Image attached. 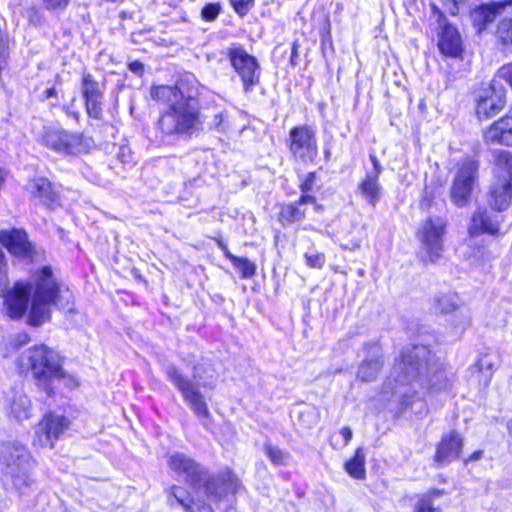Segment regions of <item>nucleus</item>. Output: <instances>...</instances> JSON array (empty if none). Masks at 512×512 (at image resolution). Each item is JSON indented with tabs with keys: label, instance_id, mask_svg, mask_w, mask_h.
I'll list each match as a JSON object with an SVG mask.
<instances>
[{
	"label": "nucleus",
	"instance_id": "1",
	"mask_svg": "<svg viewBox=\"0 0 512 512\" xmlns=\"http://www.w3.org/2000/svg\"><path fill=\"white\" fill-rule=\"evenodd\" d=\"M167 464L173 473L184 477L187 485H170L166 489L167 502L180 506L184 512H215L213 505L235 501L244 490L241 479L229 466L211 473L194 458L179 452L169 455Z\"/></svg>",
	"mask_w": 512,
	"mask_h": 512
},
{
	"label": "nucleus",
	"instance_id": "2",
	"mask_svg": "<svg viewBox=\"0 0 512 512\" xmlns=\"http://www.w3.org/2000/svg\"><path fill=\"white\" fill-rule=\"evenodd\" d=\"M4 314L13 321L25 317L33 328L41 327L52 319L53 308L72 311L75 299L70 288L64 285L50 265L32 271L30 279L16 280L2 295Z\"/></svg>",
	"mask_w": 512,
	"mask_h": 512
},
{
	"label": "nucleus",
	"instance_id": "3",
	"mask_svg": "<svg viewBox=\"0 0 512 512\" xmlns=\"http://www.w3.org/2000/svg\"><path fill=\"white\" fill-rule=\"evenodd\" d=\"M150 96L166 105L156 122L165 136H191L200 128V83L192 73L180 74L174 84L152 85Z\"/></svg>",
	"mask_w": 512,
	"mask_h": 512
},
{
	"label": "nucleus",
	"instance_id": "4",
	"mask_svg": "<svg viewBox=\"0 0 512 512\" xmlns=\"http://www.w3.org/2000/svg\"><path fill=\"white\" fill-rule=\"evenodd\" d=\"M17 375L27 378L29 375L36 386L47 397L56 396L55 383L64 382L66 386L76 384L73 377L64 369L62 357L45 343H36L18 355L14 361Z\"/></svg>",
	"mask_w": 512,
	"mask_h": 512
},
{
	"label": "nucleus",
	"instance_id": "5",
	"mask_svg": "<svg viewBox=\"0 0 512 512\" xmlns=\"http://www.w3.org/2000/svg\"><path fill=\"white\" fill-rule=\"evenodd\" d=\"M285 146L290 159L304 166L315 165L319 159L317 129L313 125L298 124L292 126L285 138Z\"/></svg>",
	"mask_w": 512,
	"mask_h": 512
},
{
	"label": "nucleus",
	"instance_id": "6",
	"mask_svg": "<svg viewBox=\"0 0 512 512\" xmlns=\"http://www.w3.org/2000/svg\"><path fill=\"white\" fill-rule=\"evenodd\" d=\"M41 144L64 156L88 154L95 147L92 136L84 132H71L61 127L45 129L41 136Z\"/></svg>",
	"mask_w": 512,
	"mask_h": 512
},
{
	"label": "nucleus",
	"instance_id": "7",
	"mask_svg": "<svg viewBox=\"0 0 512 512\" xmlns=\"http://www.w3.org/2000/svg\"><path fill=\"white\" fill-rule=\"evenodd\" d=\"M447 228L448 220L441 216H428L419 225L416 237L425 253L421 257L423 263H435L441 259Z\"/></svg>",
	"mask_w": 512,
	"mask_h": 512
},
{
	"label": "nucleus",
	"instance_id": "8",
	"mask_svg": "<svg viewBox=\"0 0 512 512\" xmlns=\"http://www.w3.org/2000/svg\"><path fill=\"white\" fill-rule=\"evenodd\" d=\"M480 161L466 156L456 164V174L450 188L452 203L459 208L466 207L470 202L474 187L479 179Z\"/></svg>",
	"mask_w": 512,
	"mask_h": 512
},
{
	"label": "nucleus",
	"instance_id": "9",
	"mask_svg": "<svg viewBox=\"0 0 512 512\" xmlns=\"http://www.w3.org/2000/svg\"><path fill=\"white\" fill-rule=\"evenodd\" d=\"M230 66L239 77L245 94L251 93L261 83V66L257 58L249 54L243 45L232 44L225 52Z\"/></svg>",
	"mask_w": 512,
	"mask_h": 512
},
{
	"label": "nucleus",
	"instance_id": "10",
	"mask_svg": "<svg viewBox=\"0 0 512 512\" xmlns=\"http://www.w3.org/2000/svg\"><path fill=\"white\" fill-rule=\"evenodd\" d=\"M431 11L437 16V22L440 24L437 39V47L440 53L447 58H462L464 44L458 28L448 22L444 11L437 5L432 4Z\"/></svg>",
	"mask_w": 512,
	"mask_h": 512
},
{
	"label": "nucleus",
	"instance_id": "11",
	"mask_svg": "<svg viewBox=\"0 0 512 512\" xmlns=\"http://www.w3.org/2000/svg\"><path fill=\"white\" fill-rule=\"evenodd\" d=\"M166 375L197 416L201 418L210 417V411L203 395L188 377L174 366L166 370Z\"/></svg>",
	"mask_w": 512,
	"mask_h": 512
},
{
	"label": "nucleus",
	"instance_id": "12",
	"mask_svg": "<svg viewBox=\"0 0 512 512\" xmlns=\"http://www.w3.org/2000/svg\"><path fill=\"white\" fill-rule=\"evenodd\" d=\"M434 353L429 346L423 344H412L400 350L394 360V367L404 376L412 375L417 378L424 366H427Z\"/></svg>",
	"mask_w": 512,
	"mask_h": 512
},
{
	"label": "nucleus",
	"instance_id": "13",
	"mask_svg": "<svg viewBox=\"0 0 512 512\" xmlns=\"http://www.w3.org/2000/svg\"><path fill=\"white\" fill-rule=\"evenodd\" d=\"M80 88L87 118L98 122L103 121L105 101L101 84L90 72H83Z\"/></svg>",
	"mask_w": 512,
	"mask_h": 512
},
{
	"label": "nucleus",
	"instance_id": "14",
	"mask_svg": "<svg viewBox=\"0 0 512 512\" xmlns=\"http://www.w3.org/2000/svg\"><path fill=\"white\" fill-rule=\"evenodd\" d=\"M465 445L463 434L451 429L443 433L435 443V450L432 456L433 464L436 467H444L462 458Z\"/></svg>",
	"mask_w": 512,
	"mask_h": 512
},
{
	"label": "nucleus",
	"instance_id": "15",
	"mask_svg": "<svg viewBox=\"0 0 512 512\" xmlns=\"http://www.w3.org/2000/svg\"><path fill=\"white\" fill-rule=\"evenodd\" d=\"M506 91L493 85L482 88L474 98V114L479 121L490 120L506 107Z\"/></svg>",
	"mask_w": 512,
	"mask_h": 512
},
{
	"label": "nucleus",
	"instance_id": "16",
	"mask_svg": "<svg viewBox=\"0 0 512 512\" xmlns=\"http://www.w3.org/2000/svg\"><path fill=\"white\" fill-rule=\"evenodd\" d=\"M0 244L14 258L32 261L36 255L34 244L23 228L0 230Z\"/></svg>",
	"mask_w": 512,
	"mask_h": 512
},
{
	"label": "nucleus",
	"instance_id": "17",
	"mask_svg": "<svg viewBox=\"0 0 512 512\" xmlns=\"http://www.w3.org/2000/svg\"><path fill=\"white\" fill-rule=\"evenodd\" d=\"M70 420L64 415L46 412L39 421L36 429V438L39 446L53 448L56 441L70 427Z\"/></svg>",
	"mask_w": 512,
	"mask_h": 512
},
{
	"label": "nucleus",
	"instance_id": "18",
	"mask_svg": "<svg viewBox=\"0 0 512 512\" xmlns=\"http://www.w3.org/2000/svg\"><path fill=\"white\" fill-rule=\"evenodd\" d=\"M503 218L493 216L486 207L476 208L470 216L467 226V235L470 238L487 235L499 237L502 232Z\"/></svg>",
	"mask_w": 512,
	"mask_h": 512
},
{
	"label": "nucleus",
	"instance_id": "19",
	"mask_svg": "<svg viewBox=\"0 0 512 512\" xmlns=\"http://www.w3.org/2000/svg\"><path fill=\"white\" fill-rule=\"evenodd\" d=\"M25 464H36L28 447L16 440L0 441V470L4 471Z\"/></svg>",
	"mask_w": 512,
	"mask_h": 512
},
{
	"label": "nucleus",
	"instance_id": "20",
	"mask_svg": "<svg viewBox=\"0 0 512 512\" xmlns=\"http://www.w3.org/2000/svg\"><path fill=\"white\" fill-rule=\"evenodd\" d=\"M28 192L33 201L50 210L61 205V196L56 185L46 176L31 178L28 183Z\"/></svg>",
	"mask_w": 512,
	"mask_h": 512
},
{
	"label": "nucleus",
	"instance_id": "21",
	"mask_svg": "<svg viewBox=\"0 0 512 512\" xmlns=\"http://www.w3.org/2000/svg\"><path fill=\"white\" fill-rule=\"evenodd\" d=\"M508 6L512 7V0L490 1L470 9L469 18L476 32L480 34L485 31Z\"/></svg>",
	"mask_w": 512,
	"mask_h": 512
},
{
	"label": "nucleus",
	"instance_id": "22",
	"mask_svg": "<svg viewBox=\"0 0 512 512\" xmlns=\"http://www.w3.org/2000/svg\"><path fill=\"white\" fill-rule=\"evenodd\" d=\"M486 145L512 147V113L508 112L491 122L482 130Z\"/></svg>",
	"mask_w": 512,
	"mask_h": 512
},
{
	"label": "nucleus",
	"instance_id": "23",
	"mask_svg": "<svg viewBox=\"0 0 512 512\" xmlns=\"http://www.w3.org/2000/svg\"><path fill=\"white\" fill-rule=\"evenodd\" d=\"M487 204L495 212H504L512 205V178L494 176L488 191Z\"/></svg>",
	"mask_w": 512,
	"mask_h": 512
},
{
	"label": "nucleus",
	"instance_id": "24",
	"mask_svg": "<svg viewBox=\"0 0 512 512\" xmlns=\"http://www.w3.org/2000/svg\"><path fill=\"white\" fill-rule=\"evenodd\" d=\"M36 464H25L1 474L2 485L6 490H12L22 495L35 483L33 468Z\"/></svg>",
	"mask_w": 512,
	"mask_h": 512
},
{
	"label": "nucleus",
	"instance_id": "25",
	"mask_svg": "<svg viewBox=\"0 0 512 512\" xmlns=\"http://www.w3.org/2000/svg\"><path fill=\"white\" fill-rule=\"evenodd\" d=\"M309 202L305 198L298 196L297 199L291 202H279L276 204L277 212L275 219L277 223L283 227H289L295 223H301L306 220L307 208Z\"/></svg>",
	"mask_w": 512,
	"mask_h": 512
},
{
	"label": "nucleus",
	"instance_id": "26",
	"mask_svg": "<svg viewBox=\"0 0 512 512\" xmlns=\"http://www.w3.org/2000/svg\"><path fill=\"white\" fill-rule=\"evenodd\" d=\"M214 242L223 252L224 257L231 262L233 267L238 271L241 279H251L256 275L257 266L254 262L246 257H239L230 252L227 244L220 238H213Z\"/></svg>",
	"mask_w": 512,
	"mask_h": 512
},
{
	"label": "nucleus",
	"instance_id": "27",
	"mask_svg": "<svg viewBox=\"0 0 512 512\" xmlns=\"http://www.w3.org/2000/svg\"><path fill=\"white\" fill-rule=\"evenodd\" d=\"M298 178V189L300 191L299 197L305 198V200L309 202V205L312 206L314 212L319 214L323 213L325 211V206L318 201L315 195L311 194L312 190L316 186L317 171H309L303 175L298 176Z\"/></svg>",
	"mask_w": 512,
	"mask_h": 512
},
{
	"label": "nucleus",
	"instance_id": "28",
	"mask_svg": "<svg viewBox=\"0 0 512 512\" xmlns=\"http://www.w3.org/2000/svg\"><path fill=\"white\" fill-rule=\"evenodd\" d=\"M345 472L355 480H365L366 478V458L364 449L357 447L353 455L344 462Z\"/></svg>",
	"mask_w": 512,
	"mask_h": 512
},
{
	"label": "nucleus",
	"instance_id": "29",
	"mask_svg": "<svg viewBox=\"0 0 512 512\" xmlns=\"http://www.w3.org/2000/svg\"><path fill=\"white\" fill-rule=\"evenodd\" d=\"M357 191L369 205L375 206L381 198L382 187L378 178L365 175L358 182Z\"/></svg>",
	"mask_w": 512,
	"mask_h": 512
},
{
	"label": "nucleus",
	"instance_id": "30",
	"mask_svg": "<svg viewBox=\"0 0 512 512\" xmlns=\"http://www.w3.org/2000/svg\"><path fill=\"white\" fill-rule=\"evenodd\" d=\"M446 494L445 489L431 487L420 494L413 507L412 512H443L440 507L434 505V499Z\"/></svg>",
	"mask_w": 512,
	"mask_h": 512
},
{
	"label": "nucleus",
	"instance_id": "31",
	"mask_svg": "<svg viewBox=\"0 0 512 512\" xmlns=\"http://www.w3.org/2000/svg\"><path fill=\"white\" fill-rule=\"evenodd\" d=\"M494 38L502 50L512 48V17H504L497 23Z\"/></svg>",
	"mask_w": 512,
	"mask_h": 512
},
{
	"label": "nucleus",
	"instance_id": "32",
	"mask_svg": "<svg viewBox=\"0 0 512 512\" xmlns=\"http://www.w3.org/2000/svg\"><path fill=\"white\" fill-rule=\"evenodd\" d=\"M494 165L506 175L496 174L503 178H512V152L509 150L499 149L494 153Z\"/></svg>",
	"mask_w": 512,
	"mask_h": 512
},
{
	"label": "nucleus",
	"instance_id": "33",
	"mask_svg": "<svg viewBox=\"0 0 512 512\" xmlns=\"http://www.w3.org/2000/svg\"><path fill=\"white\" fill-rule=\"evenodd\" d=\"M10 414L17 420L30 417V400L27 396L21 395L18 399H12L9 404Z\"/></svg>",
	"mask_w": 512,
	"mask_h": 512
},
{
	"label": "nucleus",
	"instance_id": "34",
	"mask_svg": "<svg viewBox=\"0 0 512 512\" xmlns=\"http://www.w3.org/2000/svg\"><path fill=\"white\" fill-rule=\"evenodd\" d=\"M264 452L266 457L274 466L286 465L290 457L288 452H285L279 446L272 443L264 444Z\"/></svg>",
	"mask_w": 512,
	"mask_h": 512
},
{
	"label": "nucleus",
	"instance_id": "35",
	"mask_svg": "<svg viewBox=\"0 0 512 512\" xmlns=\"http://www.w3.org/2000/svg\"><path fill=\"white\" fill-rule=\"evenodd\" d=\"M476 265H485L493 256L488 250L486 243H477L470 247L469 256Z\"/></svg>",
	"mask_w": 512,
	"mask_h": 512
},
{
	"label": "nucleus",
	"instance_id": "36",
	"mask_svg": "<svg viewBox=\"0 0 512 512\" xmlns=\"http://www.w3.org/2000/svg\"><path fill=\"white\" fill-rule=\"evenodd\" d=\"M458 309V305L447 295L438 296L434 300L435 313L446 315Z\"/></svg>",
	"mask_w": 512,
	"mask_h": 512
},
{
	"label": "nucleus",
	"instance_id": "37",
	"mask_svg": "<svg viewBox=\"0 0 512 512\" xmlns=\"http://www.w3.org/2000/svg\"><path fill=\"white\" fill-rule=\"evenodd\" d=\"M222 11L221 3L210 2L206 3L201 9V18L205 22H212L217 19Z\"/></svg>",
	"mask_w": 512,
	"mask_h": 512
},
{
	"label": "nucleus",
	"instance_id": "38",
	"mask_svg": "<svg viewBox=\"0 0 512 512\" xmlns=\"http://www.w3.org/2000/svg\"><path fill=\"white\" fill-rule=\"evenodd\" d=\"M229 4L233 11L243 18L248 15L251 9L255 6V0H229Z\"/></svg>",
	"mask_w": 512,
	"mask_h": 512
},
{
	"label": "nucleus",
	"instance_id": "39",
	"mask_svg": "<svg viewBox=\"0 0 512 512\" xmlns=\"http://www.w3.org/2000/svg\"><path fill=\"white\" fill-rule=\"evenodd\" d=\"M26 19L34 27L42 26L45 22L42 11L36 6H31L27 9Z\"/></svg>",
	"mask_w": 512,
	"mask_h": 512
},
{
	"label": "nucleus",
	"instance_id": "40",
	"mask_svg": "<svg viewBox=\"0 0 512 512\" xmlns=\"http://www.w3.org/2000/svg\"><path fill=\"white\" fill-rule=\"evenodd\" d=\"M42 3L46 10L53 13H60L68 8L71 0H42Z\"/></svg>",
	"mask_w": 512,
	"mask_h": 512
},
{
	"label": "nucleus",
	"instance_id": "41",
	"mask_svg": "<svg viewBox=\"0 0 512 512\" xmlns=\"http://www.w3.org/2000/svg\"><path fill=\"white\" fill-rule=\"evenodd\" d=\"M306 265L313 269H322L325 264V254L320 252L316 254H304Z\"/></svg>",
	"mask_w": 512,
	"mask_h": 512
},
{
	"label": "nucleus",
	"instance_id": "42",
	"mask_svg": "<svg viewBox=\"0 0 512 512\" xmlns=\"http://www.w3.org/2000/svg\"><path fill=\"white\" fill-rule=\"evenodd\" d=\"M320 34L322 49L324 50L327 46L332 47L331 23L328 17L325 18Z\"/></svg>",
	"mask_w": 512,
	"mask_h": 512
},
{
	"label": "nucleus",
	"instance_id": "43",
	"mask_svg": "<svg viewBox=\"0 0 512 512\" xmlns=\"http://www.w3.org/2000/svg\"><path fill=\"white\" fill-rule=\"evenodd\" d=\"M31 342V337L26 331H22L15 335L13 338L11 345L13 349H20L28 345Z\"/></svg>",
	"mask_w": 512,
	"mask_h": 512
},
{
	"label": "nucleus",
	"instance_id": "44",
	"mask_svg": "<svg viewBox=\"0 0 512 512\" xmlns=\"http://www.w3.org/2000/svg\"><path fill=\"white\" fill-rule=\"evenodd\" d=\"M499 77L505 81L512 90V63L503 65L498 71Z\"/></svg>",
	"mask_w": 512,
	"mask_h": 512
},
{
	"label": "nucleus",
	"instance_id": "45",
	"mask_svg": "<svg viewBox=\"0 0 512 512\" xmlns=\"http://www.w3.org/2000/svg\"><path fill=\"white\" fill-rule=\"evenodd\" d=\"M443 8L451 15L457 16L459 14V0H439Z\"/></svg>",
	"mask_w": 512,
	"mask_h": 512
},
{
	"label": "nucleus",
	"instance_id": "46",
	"mask_svg": "<svg viewBox=\"0 0 512 512\" xmlns=\"http://www.w3.org/2000/svg\"><path fill=\"white\" fill-rule=\"evenodd\" d=\"M299 49H300L299 40L295 39L291 43V54H290V58H289V63L292 67H296L298 64Z\"/></svg>",
	"mask_w": 512,
	"mask_h": 512
},
{
	"label": "nucleus",
	"instance_id": "47",
	"mask_svg": "<svg viewBox=\"0 0 512 512\" xmlns=\"http://www.w3.org/2000/svg\"><path fill=\"white\" fill-rule=\"evenodd\" d=\"M128 69L138 77H142L145 73L144 64L140 60H133L128 62Z\"/></svg>",
	"mask_w": 512,
	"mask_h": 512
},
{
	"label": "nucleus",
	"instance_id": "48",
	"mask_svg": "<svg viewBox=\"0 0 512 512\" xmlns=\"http://www.w3.org/2000/svg\"><path fill=\"white\" fill-rule=\"evenodd\" d=\"M416 395V391H413L411 393H404L400 397V408L406 409L408 407H411L414 403V398Z\"/></svg>",
	"mask_w": 512,
	"mask_h": 512
},
{
	"label": "nucleus",
	"instance_id": "49",
	"mask_svg": "<svg viewBox=\"0 0 512 512\" xmlns=\"http://www.w3.org/2000/svg\"><path fill=\"white\" fill-rule=\"evenodd\" d=\"M210 130H217V131H221V132H224L225 131V126H224V116L222 113H217L214 115V120L211 124V126L209 127Z\"/></svg>",
	"mask_w": 512,
	"mask_h": 512
},
{
	"label": "nucleus",
	"instance_id": "50",
	"mask_svg": "<svg viewBox=\"0 0 512 512\" xmlns=\"http://www.w3.org/2000/svg\"><path fill=\"white\" fill-rule=\"evenodd\" d=\"M62 111L68 118H72L75 122H79L81 118V113L77 109H73L71 105H63Z\"/></svg>",
	"mask_w": 512,
	"mask_h": 512
},
{
	"label": "nucleus",
	"instance_id": "51",
	"mask_svg": "<svg viewBox=\"0 0 512 512\" xmlns=\"http://www.w3.org/2000/svg\"><path fill=\"white\" fill-rule=\"evenodd\" d=\"M383 366V363L381 361H378L376 359L366 360L364 361L362 365V369H368L373 368L375 372H379Z\"/></svg>",
	"mask_w": 512,
	"mask_h": 512
},
{
	"label": "nucleus",
	"instance_id": "52",
	"mask_svg": "<svg viewBox=\"0 0 512 512\" xmlns=\"http://www.w3.org/2000/svg\"><path fill=\"white\" fill-rule=\"evenodd\" d=\"M58 97V90L55 86H51L47 89H45L41 96V101H46L51 98H57Z\"/></svg>",
	"mask_w": 512,
	"mask_h": 512
},
{
	"label": "nucleus",
	"instance_id": "53",
	"mask_svg": "<svg viewBox=\"0 0 512 512\" xmlns=\"http://www.w3.org/2000/svg\"><path fill=\"white\" fill-rule=\"evenodd\" d=\"M131 274L133 276V278L138 282V283H141L143 284L144 286H148V281L147 279L142 275V273L140 272V270L138 268H132L131 269Z\"/></svg>",
	"mask_w": 512,
	"mask_h": 512
},
{
	"label": "nucleus",
	"instance_id": "54",
	"mask_svg": "<svg viewBox=\"0 0 512 512\" xmlns=\"http://www.w3.org/2000/svg\"><path fill=\"white\" fill-rule=\"evenodd\" d=\"M483 456V450H476L463 459L464 464L479 460Z\"/></svg>",
	"mask_w": 512,
	"mask_h": 512
},
{
	"label": "nucleus",
	"instance_id": "55",
	"mask_svg": "<svg viewBox=\"0 0 512 512\" xmlns=\"http://www.w3.org/2000/svg\"><path fill=\"white\" fill-rule=\"evenodd\" d=\"M340 434L344 439V445H347L352 439V431L348 426H344L340 429Z\"/></svg>",
	"mask_w": 512,
	"mask_h": 512
},
{
	"label": "nucleus",
	"instance_id": "56",
	"mask_svg": "<svg viewBox=\"0 0 512 512\" xmlns=\"http://www.w3.org/2000/svg\"><path fill=\"white\" fill-rule=\"evenodd\" d=\"M372 166H373V171H372V172H368V173H366L365 175H370V177H374V178H378V179H379V178H380V175H381V173H382V170H383V168H382V166H381L380 162L375 163V164H374V165H372Z\"/></svg>",
	"mask_w": 512,
	"mask_h": 512
},
{
	"label": "nucleus",
	"instance_id": "57",
	"mask_svg": "<svg viewBox=\"0 0 512 512\" xmlns=\"http://www.w3.org/2000/svg\"><path fill=\"white\" fill-rule=\"evenodd\" d=\"M506 431L508 436L512 439V417L506 422Z\"/></svg>",
	"mask_w": 512,
	"mask_h": 512
},
{
	"label": "nucleus",
	"instance_id": "58",
	"mask_svg": "<svg viewBox=\"0 0 512 512\" xmlns=\"http://www.w3.org/2000/svg\"><path fill=\"white\" fill-rule=\"evenodd\" d=\"M436 371H437V372H440L441 374H444V367H443V365H440V366L437 368V370H436ZM442 382H443V384H444V385H446V384H447V382H448V379H447V377H446L445 375H442Z\"/></svg>",
	"mask_w": 512,
	"mask_h": 512
},
{
	"label": "nucleus",
	"instance_id": "59",
	"mask_svg": "<svg viewBox=\"0 0 512 512\" xmlns=\"http://www.w3.org/2000/svg\"><path fill=\"white\" fill-rule=\"evenodd\" d=\"M369 159H370V161H371L372 165H374L375 163H378V162H379V160H378L377 156H376V155H374V154H370V155H369Z\"/></svg>",
	"mask_w": 512,
	"mask_h": 512
},
{
	"label": "nucleus",
	"instance_id": "60",
	"mask_svg": "<svg viewBox=\"0 0 512 512\" xmlns=\"http://www.w3.org/2000/svg\"><path fill=\"white\" fill-rule=\"evenodd\" d=\"M429 390H437V389H440V387H435L434 384H430L429 387H428Z\"/></svg>",
	"mask_w": 512,
	"mask_h": 512
},
{
	"label": "nucleus",
	"instance_id": "61",
	"mask_svg": "<svg viewBox=\"0 0 512 512\" xmlns=\"http://www.w3.org/2000/svg\"><path fill=\"white\" fill-rule=\"evenodd\" d=\"M373 378H374V376H372V377H363V380L364 381H368V380H372Z\"/></svg>",
	"mask_w": 512,
	"mask_h": 512
}]
</instances>
